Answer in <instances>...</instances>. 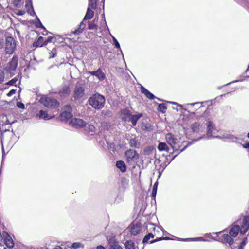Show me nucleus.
<instances>
[{
  "mask_svg": "<svg viewBox=\"0 0 249 249\" xmlns=\"http://www.w3.org/2000/svg\"><path fill=\"white\" fill-rule=\"evenodd\" d=\"M249 229V215L244 217L240 227L238 225H234L230 229L229 231L230 236L228 234H223L220 238V239L222 243H228L229 246H231L234 242V240L231 236L236 237L239 233L241 235H243L247 232Z\"/></svg>",
  "mask_w": 249,
  "mask_h": 249,
  "instance_id": "nucleus-1",
  "label": "nucleus"
},
{
  "mask_svg": "<svg viewBox=\"0 0 249 249\" xmlns=\"http://www.w3.org/2000/svg\"><path fill=\"white\" fill-rule=\"evenodd\" d=\"M212 103V101H207L204 102H196L194 103L191 104H186L184 105L179 104L176 102H167L166 103L159 104L158 105V109H167L168 107H170L168 104H171L173 105H176L177 107H180L181 108L185 107V108H192L195 107V106H197L196 107H198L199 108L203 107H205L207 106V107H209V106Z\"/></svg>",
  "mask_w": 249,
  "mask_h": 249,
  "instance_id": "nucleus-2",
  "label": "nucleus"
},
{
  "mask_svg": "<svg viewBox=\"0 0 249 249\" xmlns=\"http://www.w3.org/2000/svg\"><path fill=\"white\" fill-rule=\"evenodd\" d=\"M89 104L94 109H101L104 107L105 97L99 94H95L89 99Z\"/></svg>",
  "mask_w": 249,
  "mask_h": 249,
  "instance_id": "nucleus-3",
  "label": "nucleus"
},
{
  "mask_svg": "<svg viewBox=\"0 0 249 249\" xmlns=\"http://www.w3.org/2000/svg\"><path fill=\"white\" fill-rule=\"evenodd\" d=\"M121 118L124 121L131 122L133 126H135L138 120L140 118L142 114L139 113L137 114H132L129 110H121Z\"/></svg>",
  "mask_w": 249,
  "mask_h": 249,
  "instance_id": "nucleus-4",
  "label": "nucleus"
},
{
  "mask_svg": "<svg viewBox=\"0 0 249 249\" xmlns=\"http://www.w3.org/2000/svg\"><path fill=\"white\" fill-rule=\"evenodd\" d=\"M39 102L44 106L48 108H55L59 106V103L56 99L47 96H42L39 99Z\"/></svg>",
  "mask_w": 249,
  "mask_h": 249,
  "instance_id": "nucleus-5",
  "label": "nucleus"
},
{
  "mask_svg": "<svg viewBox=\"0 0 249 249\" xmlns=\"http://www.w3.org/2000/svg\"><path fill=\"white\" fill-rule=\"evenodd\" d=\"M207 125V135L206 137L209 139L212 137H215L216 136H214L213 135L217 132V130L215 126V124L212 121H208L206 123ZM206 137L205 135H203L202 136L199 137L198 139L195 140V142L197 141L202 138H204Z\"/></svg>",
  "mask_w": 249,
  "mask_h": 249,
  "instance_id": "nucleus-6",
  "label": "nucleus"
},
{
  "mask_svg": "<svg viewBox=\"0 0 249 249\" xmlns=\"http://www.w3.org/2000/svg\"><path fill=\"white\" fill-rule=\"evenodd\" d=\"M5 52L7 54H12L14 53L16 48V42L11 36H8L6 39Z\"/></svg>",
  "mask_w": 249,
  "mask_h": 249,
  "instance_id": "nucleus-7",
  "label": "nucleus"
},
{
  "mask_svg": "<svg viewBox=\"0 0 249 249\" xmlns=\"http://www.w3.org/2000/svg\"><path fill=\"white\" fill-rule=\"evenodd\" d=\"M18 64V57L17 55H14L8 63L7 66L5 68V70L9 71L12 75H13L14 74V71L16 70Z\"/></svg>",
  "mask_w": 249,
  "mask_h": 249,
  "instance_id": "nucleus-8",
  "label": "nucleus"
},
{
  "mask_svg": "<svg viewBox=\"0 0 249 249\" xmlns=\"http://www.w3.org/2000/svg\"><path fill=\"white\" fill-rule=\"evenodd\" d=\"M125 155L127 162L131 163L139 158V154L133 149H129L126 151Z\"/></svg>",
  "mask_w": 249,
  "mask_h": 249,
  "instance_id": "nucleus-9",
  "label": "nucleus"
},
{
  "mask_svg": "<svg viewBox=\"0 0 249 249\" xmlns=\"http://www.w3.org/2000/svg\"><path fill=\"white\" fill-rule=\"evenodd\" d=\"M84 96V88L82 86L76 84L73 90V97L74 99L77 100L83 98Z\"/></svg>",
  "mask_w": 249,
  "mask_h": 249,
  "instance_id": "nucleus-10",
  "label": "nucleus"
},
{
  "mask_svg": "<svg viewBox=\"0 0 249 249\" xmlns=\"http://www.w3.org/2000/svg\"><path fill=\"white\" fill-rule=\"evenodd\" d=\"M11 124L12 123H5V124H0V130L1 132L0 139L3 151L4 150L3 147V142L4 140V133L8 132L9 134H11L10 132V129L11 128Z\"/></svg>",
  "mask_w": 249,
  "mask_h": 249,
  "instance_id": "nucleus-11",
  "label": "nucleus"
},
{
  "mask_svg": "<svg viewBox=\"0 0 249 249\" xmlns=\"http://www.w3.org/2000/svg\"><path fill=\"white\" fill-rule=\"evenodd\" d=\"M141 230V223L139 222L132 223L130 225V232L131 234L136 236L138 234Z\"/></svg>",
  "mask_w": 249,
  "mask_h": 249,
  "instance_id": "nucleus-12",
  "label": "nucleus"
},
{
  "mask_svg": "<svg viewBox=\"0 0 249 249\" xmlns=\"http://www.w3.org/2000/svg\"><path fill=\"white\" fill-rule=\"evenodd\" d=\"M191 128L194 133L197 134L203 132L205 129V127L197 122L192 124Z\"/></svg>",
  "mask_w": 249,
  "mask_h": 249,
  "instance_id": "nucleus-13",
  "label": "nucleus"
},
{
  "mask_svg": "<svg viewBox=\"0 0 249 249\" xmlns=\"http://www.w3.org/2000/svg\"><path fill=\"white\" fill-rule=\"evenodd\" d=\"M70 124L76 128H80L86 125V122L81 119L73 118L71 120Z\"/></svg>",
  "mask_w": 249,
  "mask_h": 249,
  "instance_id": "nucleus-14",
  "label": "nucleus"
},
{
  "mask_svg": "<svg viewBox=\"0 0 249 249\" xmlns=\"http://www.w3.org/2000/svg\"><path fill=\"white\" fill-rule=\"evenodd\" d=\"M59 117L61 121L66 122L69 119L71 118L72 115L71 110H65L60 114Z\"/></svg>",
  "mask_w": 249,
  "mask_h": 249,
  "instance_id": "nucleus-15",
  "label": "nucleus"
},
{
  "mask_svg": "<svg viewBox=\"0 0 249 249\" xmlns=\"http://www.w3.org/2000/svg\"><path fill=\"white\" fill-rule=\"evenodd\" d=\"M166 140L167 143L172 147L174 148V146L177 143V139L171 133H168L166 135Z\"/></svg>",
  "mask_w": 249,
  "mask_h": 249,
  "instance_id": "nucleus-16",
  "label": "nucleus"
},
{
  "mask_svg": "<svg viewBox=\"0 0 249 249\" xmlns=\"http://www.w3.org/2000/svg\"><path fill=\"white\" fill-rule=\"evenodd\" d=\"M216 138L219 139H227L230 140L231 142H238L239 138L237 137L234 136L231 134L226 133L223 135L222 136H216Z\"/></svg>",
  "mask_w": 249,
  "mask_h": 249,
  "instance_id": "nucleus-17",
  "label": "nucleus"
},
{
  "mask_svg": "<svg viewBox=\"0 0 249 249\" xmlns=\"http://www.w3.org/2000/svg\"><path fill=\"white\" fill-rule=\"evenodd\" d=\"M70 90L69 87L67 86H63L57 93L61 98H65L68 96L70 94Z\"/></svg>",
  "mask_w": 249,
  "mask_h": 249,
  "instance_id": "nucleus-18",
  "label": "nucleus"
},
{
  "mask_svg": "<svg viewBox=\"0 0 249 249\" xmlns=\"http://www.w3.org/2000/svg\"><path fill=\"white\" fill-rule=\"evenodd\" d=\"M36 116L40 119L44 120H49L53 117V115H49L46 110H40L39 113H37Z\"/></svg>",
  "mask_w": 249,
  "mask_h": 249,
  "instance_id": "nucleus-19",
  "label": "nucleus"
},
{
  "mask_svg": "<svg viewBox=\"0 0 249 249\" xmlns=\"http://www.w3.org/2000/svg\"><path fill=\"white\" fill-rule=\"evenodd\" d=\"M21 113H22V117H21L22 119H27L34 114L33 110H21Z\"/></svg>",
  "mask_w": 249,
  "mask_h": 249,
  "instance_id": "nucleus-20",
  "label": "nucleus"
},
{
  "mask_svg": "<svg viewBox=\"0 0 249 249\" xmlns=\"http://www.w3.org/2000/svg\"><path fill=\"white\" fill-rule=\"evenodd\" d=\"M141 91L142 93L144 94L147 98L150 99H152L155 98V96L152 93L143 86H141Z\"/></svg>",
  "mask_w": 249,
  "mask_h": 249,
  "instance_id": "nucleus-21",
  "label": "nucleus"
},
{
  "mask_svg": "<svg viewBox=\"0 0 249 249\" xmlns=\"http://www.w3.org/2000/svg\"><path fill=\"white\" fill-rule=\"evenodd\" d=\"M109 249H123L118 244V243L114 239H110L109 241Z\"/></svg>",
  "mask_w": 249,
  "mask_h": 249,
  "instance_id": "nucleus-22",
  "label": "nucleus"
},
{
  "mask_svg": "<svg viewBox=\"0 0 249 249\" xmlns=\"http://www.w3.org/2000/svg\"><path fill=\"white\" fill-rule=\"evenodd\" d=\"M93 15L94 12L90 9L89 6L87 9L86 15L85 16L83 20L85 21L88 19H90L93 18Z\"/></svg>",
  "mask_w": 249,
  "mask_h": 249,
  "instance_id": "nucleus-23",
  "label": "nucleus"
},
{
  "mask_svg": "<svg viewBox=\"0 0 249 249\" xmlns=\"http://www.w3.org/2000/svg\"><path fill=\"white\" fill-rule=\"evenodd\" d=\"M116 165L122 172H125L126 170V167L124 162L122 160H119L116 162Z\"/></svg>",
  "mask_w": 249,
  "mask_h": 249,
  "instance_id": "nucleus-24",
  "label": "nucleus"
},
{
  "mask_svg": "<svg viewBox=\"0 0 249 249\" xmlns=\"http://www.w3.org/2000/svg\"><path fill=\"white\" fill-rule=\"evenodd\" d=\"M5 243L8 248H12L14 247V244L12 238L7 234V236L5 239Z\"/></svg>",
  "mask_w": 249,
  "mask_h": 249,
  "instance_id": "nucleus-25",
  "label": "nucleus"
},
{
  "mask_svg": "<svg viewBox=\"0 0 249 249\" xmlns=\"http://www.w3.org/2000/svg\"><path fill=\"white\" fill-rule=\"evenodd\" d=\"M84 21L83 20L80 23V25H79V27L73 32V34L79 35L83 32V31L86 27V24L84 23Z\"/></svg>",
  "mask_w": 249,
  "mask_h": 249,
  "instance_id": "nucleus-26",
  "label": "nucleus"
},
{
  "mask_svg": "<svg viewBox=\"0 0 249 249\" xmlns=\"http://www.w3.org/2000/svg\"><path fill=\"white\" fill-rule=\"evenodd\" d=\"M158 149L159 151H169V147L165 142H160L158 146Z\"/></svg>",
  "mask_w": 249,
  "mask_h": 249,
  "instance_id": "nucleus-27",
  "label": "nucleus"
},
{
  "mask_svg": "<svg viewBox=\"0 0 249 249\" xmlns=\"http://www.w3.org/2000/svg\"><path fill=\"white\" fill-rule=\"evenodd\" d=\"M14 121H10L7 115H1L0 116V124L12 123Z\"/></svg>",
  "mask_w": 249,
  "mask_h": 249,
  "instance_id": "nucleus-28",
  "label": "nucleus"
},
{
  "mask_svg": "<svg viewBox=\"0 0 249 249\" xmlns=\"http://www.w3.org/2000/svg\"><path fill=\"white\" fill-rule=\"evenodd\" d=\"M129 145L131 147H137L139 145L138 140L135 137L130 139L129 141Z\"/></svg>",
  "mask_w": 249,
  "mask_h": 249,
  "instance_id": "nucleus-29",
  "label": "nucleus"
},
{
  "mask_svg": "<svg viewBox=\"0 0 249 249\" xmlns=\"http://www.w3.org/2000/svg\"><path fill=\"white\" fill-rule=\"evenodd\" d=\"M43 37L39 36L37 40L33 43V46L36 47L43 46Z\"/></svg>",
  "mask_w": 249,
  "mask_h": 249,
  "instance_id": "nucleus-30",
  "label": "nucleus"
},
{
  "mask_svg": "<svg viewBox=\"0 0 249 249\" xmlns=\"http://www.w3.org/2000/svg\"><path fill=\"white\" fill-rule=\"evenodd\" d=\"M97 74H96V77L98 78V79L100 80V81H102V80H103L106 76H105V75L104 74V73L101 70V69H98L97 70Z\"/></svg>",
  "mask_w": 249,
  "mask_h": 249,
  "instance_id": "nucleus-31",
  "label": "nucleus"
},
{
  "mask_svg": "<svg viewBox=\"0 0 249 249\" xmlns=\"http://www.w3.org/2000/svg\"><path fill=\"white\" fill-rule=\"evenodd\" d=\"M126 249H135L134 247V243L131 240L127 241L125 243Z\"/></svg>",
  "mask_w": 249,
  "mask_h": 249,
  "instance_id": "nucleus-32",
  "label": "nucleus"
},
{
  "mask_svg": "<svg viewBox=\"0 0 249 249\" xmlns=\"http://www.w3.org/2000/svg\"><path fill=\"white\" fill-rule=\"evenodd\" d=\"M95 20L93 22H89L88 24V29L89 30H97L98 26L94 23Z\"/></svg>",
  "mask_w": 249,
  "mask_h": 249,
  "instance_id": "nucleus-33",
  "label": "nucleus"
},
{
  "mask_svg": "<svg viewBox=\"0 0 249 249\" xmlns=\"http://www.w3.org/2000/svg\"><path fill=\"white\" fill-rule=\"evenodd\" d=\"M97 6V0H89V6L95 9Z\"/></svg>",
  "mask_w": 249,
  "mask_h": 249,
  "instance_id": "nucleus-34",
  "label": "nucleus"
},
{
  "mask_svg": "<svg viewBox=\"0 0 249 249\" xmlns=\"http://www.w3.org/2000/svg\"><path fill=\"white\" fill-rule=\"evenodd\" d=\"M154 235L151 233H148V234L146 235L145 237H144L142 243L143 244H145L146 243H147L148 240L150 239V238H154Z\"/></svg>",
  "mask_w": 249,
  "mask_h": 249,
  "instance_id": "nucleus-35",
  "label": "nucleus"
},
{
  "mask_svg": "<svg viewBox=\"0 0 249 249\" xmlns=\"http://www.w3.org/2000/svg\"><path fill=\"white\" fill-rule=\"evenodd\" d=\"M192 240L193 241H205L206 240L204 239L203 237H196L194 238H187V239H181V240L185 241V240Z\"/></svg>",
  "mask_w": 249,
  "mask_h": 249,
  "instance_id": "nucleus-36",
  "label": "nucleus"
},
{
  "mask_svg": "<svg viewBox=\"0 0 249 249\" xmlns=\"http://www.w3.org/2000/svg\"><path fill=\"white\" fill-rule=\"evenodd\" d=\"M247 243V238L245 237L243 238L242 241L241 242L240 245L239 247H238V249H243L244 247L245 246V245Z\"/></svg>",
  "mask_w": 249,
  "mask_h": 249,
  "instance_id": "nucleus-37",
  "label": "nucleus"
},
{
  "mask_svg": "<svg viewBox=\"0 0 249 249\" xmlns=\"http://www.w3.org/2000/svg\"><path fill=\"white\" fill-rule=\"evenodd\" d=\"M156 227H155V225H154L153 223H148L146 225V229L147 230H149V231L152 230H155Z\"/></svg>",
  "mask_w": 249,
  "mask_h": 249,
  "instance_id": "nucleus-38",
  "label": "nucleus"
},
{
  "mask_svg": "<svg viewBox=\"0 0 249 249\" xmlns=\"http://www.w3.org/2000/svg\"><path fill=\"white\" fill-rule=\"evenodd\" d=\"M17 80H18V79L17 78H14L12 79V80H11L10 81H9L8 82L6 83V84L10 85V86L14 85L15 84V83H16V82L17 81Z\"/></svg>",
  "mask_w": 249,
  "mask_h": 249,
  "instance_id": "nucleus-39",
  "label": "nucleus"
},
{
  "mask_svg": "<svg viewBox=\"0 0 249 249\" xmlns=\"http://www.w3.org/2000/svg\"><path fill=\"white\" fill-rule=\"evenodd\" d=\"M4 74L3 71L0 69V84H1L4 80Z\"/></svg>",
  "mask_w": 249,
  "mask_h": 249,
  "instance_id": "nucleus-40",
  "label": "nucleus"
},
{
  "mask_svg": "<svg viewBox=\"0 0 249 249\" xmlns=\"http://www.w3.org/2000/svg\"><path fill=\"white\" fill-rule=\"evenodd\" d=\"M112 39L115 47L120 49V46L117 39L114 36H112Z\"/></svg>",
  "mask_w": 249,
  "mask_h": 249,
  "instance_id": "nucleus-41",
  "label": "nucleus"
},
{
  "mask_svg": "<svg viewBox=\"0 0 249 249\" xmlns=\"http://www.w3.org/2000/svg\"><path fill=\"white\" fill-rule=\"evenodd\" d=\"M81 244L78 242L73 243L72 245V247L73 249H76L80 248L81 246Z\"/></svg>",
  "mask_w": 249,
  "mask_h": 249,
  "instance_id": "nucleus-42",
  "label": "nucleus"
},
{
  "mask_svg": "<svg viewBox=\"0 0 249 249\" xmlns=\"http://www.w3.org/2000/svg\"><path fill=\"white\" fill-rule=\"evenodd\" d=\"M157 190V186H154L152 189V196L153 197H155Z\"/></svg>",
  "mask_w": 249,
  "mask_h": 249,
  "instance_id": "nucleus-43",
  "label": "nucleus"
},
{
  "mask_svg": "<svg viewBox=\"0 0 249 249\" xmlns=\"http://www.w3.org/2000/svg\"><path fill=\"white\" fill-rule=\"evenodd\" d=\"M17 106L20 109H25L24 105L22 103L18 102L17 103Z\"/></svg>",
  "mask_w": 249,
  "mask_h": 249,
  "instance_id": "nucleus-44",
  "label": "nucleus"
},
{
  "mask_svg": "<svg viewBox=\"0 0 249 249\" xmlns=\"http://www.w3.org/2000/svg\"><path fill=\"white\" fill-rule=\"evenodd\" d=\"M16 89H12L7 94V95L8 96H11L12 95H13V94H14L16 92Z\"/></svg>",
  "mask_w": 249,
  "mask_h": 249,
  "instance_id": "nucleus-45",
  "label": "nucleus"
},
{
  "mask_svg": "<svg viewBox=\"0 0 249 249\" xmlns=\"http://www.w3.org/2000/svg\"><path fill=\"white\" fill-rule=\"evenodd\" d=\"M89 126L90 131L94 132L95 131V127L93 125L89 124Z\"/></svg>",
  "mask_w": 249,
  "mask_h": 249,
  "instance_id": "nucleus-46",
  "label": "nucleus"
},
{
  "mask_svg": "<svg viewBox=\"0 0 249 249\" xmlns=\"http://www.w3.org/2000/svg\"><path fill=\"white\" fill-rule=\"evenodd\" d=\"M56 56L55 53L52 52L50 53L49 58H54Z\"/></svg>",
  "mask_w": 249,
  "mask_h": 249,
  "instance_id": "nucleus-47",
  "label": "nucleus"
},
{
  "mask_svg": "<svg viewBox=\"0 0 249 249\" xmlns=\"http://www.w3.org/2000/svg\"><path fill=\"white\" fill-rule=\"evenodd\" d=\"M163 240L162 239V237H159V238H157L156 239H155V240H151L150 243H154L157 241H160V240Z\"/></svg>",
  "mask_w": 249,
  "mask_h": 249,
  "instance_id": "nucleus-48",
  "label": "nucleus"
},
{
  "mask_svg": "<svg viewBox=\"0 0 249 249\" xmlns=\"http://www.w3.org/2000/svg\"><path fill=\"white\" fill-rule=\"evenodd\" d=\"M38 21V24H39V26H37V27H39V28H41L42 29H45V27L43 26V25L42 24V23H41L40 21L39 20V18L36 17Z\"/></svg>",
  "mask_w": 249,
  "mask_h": 249,
  "instance_id": "nucleus-49",
  "label": "nucleus"
},
{
  "mask_svg": "<svg viewBox=\"0 0 249 249\" xmlns=\"http://www.w3.org/2000/svg\"><path fill=\"white\" fill-rule=\"evenodd\" d=\"M89 73L90 74H91V75L96 76V74H97V71H89Z\"/></svg>",
  "mask_w": 249,
  "mask_h": 249,
  "instance_id": "nucleus-50",
  "label": "nucleus"
},
{
  "mask_svg": "<svg viewBox=\"0 0 249 249\" xmlns=\"http://www.w3.org/2000/svg\"><path fill=\"white\" fill-rule=\"evenodd\" d=\"M29 6H30V5L28 4V3H26L25 4V7L27 8H28V7H29ZM30 7H31V10H32V12L35 14V12H34V11L33 10V6H32V5L31 4H30Z\"/></svg>",
  "mask_w": 249,
  "mask_h": 249,
  "instance_id": "nucleus-51",
  "label": "nucleus"
},
{
  "mask_svg": "<svg viewBox=\"0 0 249 249\" xmlns=\"http://www.w3.org/2000/svg\"><path fill=\"white\" fill-rule=\"evenodd\" d=\"M54 39V37L53 36L49 37L47 39V41L49 42H53V40Z\"/></svg>",
  "mask_w": 249,
  "mask_h": 249,
  "instance_id": "nucleus-52",
  "label": "nucleus"
},
{
  "mask_svg": "<svg viewBox=\"0 0 249 249\" xmlns=\"http://www.w3.org/2000/svg\"><path fill=\"white\" fill-rule=\"evenodd\" d=\"M243 147L245 148L249 149V142L243 144Z\"/></svg>",
  "mask_w": 249,
  "mask_h": 249,
  "instance_id": "nucleus-53",
  "label": "nucleus"
},
{
  "mask_svg": "<svg viewBox=\"0 0 249 249\" xmlns=\"http://www.w3.org/2000/svg\"><path fill=\"white\" fill-rule=\"evenodd\" d=\"M184 111V112H183L186 116H188L189 112L188 111V110H186V109H185V110H183Z\"/></svg>",
  "mask_w": 249,
  "mask_h": 249,
  "instance_id": "nucleus-54",
  "label": "nucleus"
},
{
  "mask_svg": "<svg viewBox=\"0 0 249 249\" xmlns=\"http://www.w3.org/2000/svg\"><path fill=\"white\" fill-rule=\"evenodd\" d=\"M96 249H105V248L103 246L100 245L97 247Z\"/></svg>",
  "mask_w": 249,
  "mask_h": 249,
  "instance_id": "nucleus-55",
  "label": "nucleus"
},
{
  "mask_svg": "<svg viewBox=\"0 0 249 249\" xmlns=\"http://www.w3.org/2000/svg\"><path fill=\"white\" fill-rule=\"evenodd\" d=\"M24 14V12L22 11H19L18 12V15H23Z\"/></svg>",
  "mask_w": 249,
  "mask_h": 249,
  "instance_id": "nucleus-56",
  "label": "nucleus"
},
{
  "mask_svg": "<svg viewBox=\"0 0 249 249\" xmlns=\"http://www.w3.org/2000/svg\"><path fill=\"white\" fill-rule=\"evenodd\" d=\"M48 43V42L47 41V40H45L44 41H43V46L47 45Z\"/></svg>",
  "mask_w": 249,
  "mask_h": 249,
  "instance_id": "nucleus-57",
  "label": "nucleus"
},
{
  "mask_svg": "<svg viewBox=\"0 0 249 249\" xmlns=\"http://www.w3.org/2000/svg\"><path fill=\"white\" fill-rule=\"evenodd\" d=\"M162 239L163 240H170V238L168 237H162Z\"/></svg>",
  "mask_w": 249,
  "mask_h": 249,
  "instance_id": "nucleus-58",
  "label": "nucleus"
},
{
  "mask_svg": "<svg viewBox=\"0 0 249 249\" xmlns=\"http://www.w3.org/2000/svg\"><path fill=\"white\" fill-rule=\"evenodd\" d=\"M54 249H62V248L60 246H57L54 248Z\"/></svg>",
  "mask_w": 249,
  "mask_h": 249,
  "instance_id": "nucleus-59",
  "label": "nucleus"
},
{
  "mask_svg": "<svg viewBox=\"0 0 249 249\" xmlns=\"http://www.w3.org/2000/svg\"><path fill=\"white\" fill-rule=\"evenodd\" d=\"M208 113V112H207V110H205V111H204V114H203V116H204L205 115H206Z\"/></svg>",
  "mask_w": 249,
  "mask_h": 249,
  "instance_id": "nucleus-60",
  "label": "nucleus"
},
{
  "mask_svg": "<svg viewBox=\"0 0 249 249\" xmlns=\"http://www.w3.org/2000/svg\"><path fill=\"white\" fill-rule=\"evenodd\" d=\"M187 146H188V145H186L185 146H184V147H183V149H182L180 150V152L183 151V150H184V149H185L187 147Z\"/></svg>",
  "mask_w": 249,
  "mask_h": 249,
  "instance_id": "nucleus-61",
  "label": "nucleus"
},
{
  "mask_svg": "<svg viewBox=\"0 0 249 249\" xmlns=\"http://www.w3.org/2000/svg\"><path fill=\"white\" fill-rule=\"evenodd\" d=\"M160 111L161 112H162V113H165V110H163V109H162V110H160Z\"/></svg>",
  "mask_w": 249,
  "mask_h": 249,
  "instance_id": "nucleus-62",
  "label": "nucleus"
},
{
  "mask_svg": "<svg viewBox=\"0 0 249 249\" xmlns=\"http://www.w3.org/2000/svg\"><path fill=\"white\" fill-rule=\"evenodd\" d=\"M178 155V154H177L175 155L173 157V159H172V160H173V159H174V158H175V157H176Z\"/></svg>",
  "mask_w": 249,
  "mask_h": 249,
  "instance_id": "nucleus-63",
  "label": "nucleus"
},
{
  "mask_svg": "<svg viewBox=\"0 0 249 249\" xmlns=\"http://www.w3.org/2000/svg\"><path fill=\"white\" fill-rule=\"evenodd\" d=\"M247 137L249 139V132L247 134Z\"/></svg>",
  "mask_w": 249,
  "mask_h": 249,
  "instance_id": "nucleus-64",
  "label": "nucleus"
}]
</instances>
